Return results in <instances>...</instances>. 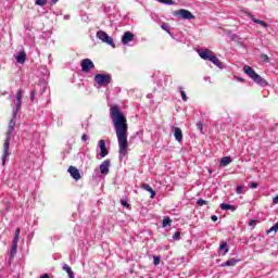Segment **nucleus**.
<instances>
[{
	"label": "nucleus",
	"mask_w": 278,
	"mask_h": 278,
	"mask_svg": "<svg viewBox=\"0 0 278 278\" xmlns=\"http://www.w3.org/2000/svg\"><path fill=\"white\" fill-rule=\"evenodd\" d=\"M243 73H245V75H248V77L254 80V83L257 84L258 86H263V87L268 86V81H266V79L260 76V74H256L253 67L249 65L243 66Z\"/></svg>",
	"instance_id": "3"
},
{
	"label": "nucleus",
	"mask_w": 278,
	"mask_h": 278,
	"mask_svg": "<svg viewBox=\"0 0 278 278\" xmlns=\"http://www.w3.org/2000/svg\"><path fill=\"white\" fill-rule=\"evenodd\" d=\"M249 225H250V227H255V225H257V220L251 219Z\"/></svg>",
	"instance_id": "37"
},
{
	"label": "nucleus",
	"mask_w": 278,
	"mask_h": 278,
	"mask_svg": "<svg viewBox=\"0 0 278 278\" xmlns=\"http://www.w3.org/2000/svg\"><path fill=\"white\" fill-rule=\"evenodd\" d=\"M211 220H213V223H216V220H218V216L212 215V216H211Z\"/></svg>",
	"instance_id": "40"
},
{
	"label": "nucleus",
	"mask_w": 278,
	"mask_h": 278,
	"mask_svg": "<svg viewBox=\"0 0 278 278\" xmlns=\"http://www.w3.org/2000/svg\"><path fill=\"white\" fill-rule=\"evenodd\" d=\"M35 3L36 5H40L42 8L47 5V0H36Z\"/></svg>",
	"instance_id": "28"
},
{
	"label": "nucleus",
	"mask_w": 278,
	"mask_h": 278,
	"mask_svg": "<svg viewBox=\"0 0 278 278\" xmlns=\"http://www.w3.org/2000/svg\"><path fill=\"white\" fill-rule=\"evenodd\" d=\"M180 94L182 97V101H188V96H186V91L180 90Z\"/></svg>",
	"instance_id": "34"
},
{
	"label": "nucleus",
	"mask_w": 278,
	"mask_h": 278,
	"mask_svg": "<svg viewBox=\"0 0 278 278\" xmlns=\"http://www.w3.org/2000/svg\"><path fill=\"white\" fill-rule=\"evenodd\" d=\"M170 223H173V219H170V217H165L163 219V227H168L170 226Z\"/></svg>",
	"instance_id": "24"
},
{
	"label": "nucleus",
	"mask_w": 278,
	"mask_h": 278,
	"mask_svg": "<svg viewBox=\"0 0 278 278\" xmlns=\"http://www.w3.org/2000/svg\"><path fill=\"white\" fill-rule=\"evenodd\" d=\"M134 41V34L131 31L124 33L122 37L123 45H129V42Z\"/></svg>",
	"instance_id": "13"
},
{
	"label": "nucleus",
	"mask_w": 278,
	"mask_h": 278,
	"mask_svg": "<svg viewBox=\"0 0 278 278\" xmlns=\"http://www.w3.org/2000/svg\"><path fill=\"white\" fill-rule=\"evenodd\" d=\"M231 162V156H224L220 161V166H229Z\"/></svg>",
	"instance_id": "21"
},
{
	"label": "nucleus",
	"mask_w": 278,
	"mask_h": 278,
	"mask_svg": "<svg viewBox=\"0 0 278 278\" xmlns=\"http://www.w3.org/2000/svg\"><path fill=\"white\" fill-rule=\"evenodd\" d=\"M242 190H244V188L242 186H238L236 189L237 194H242Z\"/></svg>",
	"instance_id": "36"
},
{
	"label": "nucleus",
	"mask_w": 278,
	"mask_h": 278,
	"mask_svg": "<svg viewBox=\"0 0 278 278\" xmlns=\"http://www.w3.org/2000/svg\"><path fill=\"white\" fill-rule=\"evenodd\" d=\"M161 28L164 30V31H167V34H170V27L168 26L167 23H163L161 25Z\"/></svg>",
	"instance_id": "26"
},
{
	"label": "nucleus",
	"mask_w": 278,
	"mask_h": 278,
	"mask_svg": "<svg viewBox=\"0 0 278 278\" xmlns=\"http://www.w3.org/2000/svg\"><path fill=\"white\" fill-rule=\"evenodd\" d=\"M222 210H230L231 212H236V206L227 203H222L220 204Z\"/></svg>",
	"instance_id": "20"
},
{
	"label": "nucleus",
	"mask_w": 278,
	"mask_h": 278,
	"mask_svg": "<svg viewBox=\"0 0 278 278\" xmlns=\"http://www.w3.org/2000/svg\"><path fill=\"white\" fill-rule=\"evenodd\" d=\"M197 127H198V129L201 131V134H203V123L198 122V123H197Z\"/></svg>",
	"instance_id": "35"
},
{
	"label": "nucleus",
	"mask_w": 278,
	"mask_h": 278,
	"mask_svg": "<svg viewBox=\"0 0 278 278\" xmlns=\"http://www.w3.org/2000/svg\"><path fill=\"white\" fill-rule=\"evenodd\" d=\"M253 23H256V25H261L262 27H268L266 22L255 18V15H250Z\"/></svg>",
	"instance_id": "19"
},
{
	"label": "nucleus",
	"mask_w": 278,
	"mask_h": 278,
	"mask_svg": "<svg viewBox=\"0 0 278 278\" xmlns=\"http://www.w3.org/2000/svg\"><path fill=\"white\" fill-rule=\"evenodd\" d=\"M173 238H174L175 240H181V233H180V232H175V233L173 235Z\"/></svg>",
	"instance_id": "32"
},
{
	"label": "nucleus",
	"mask_w": 278,
	"mask_h": 278,
	"mask_svg": "<svg viewBox=\"0 0 278 278\" xmlns=\"http://www.w3.org/2000/svg\"><path fill=\"white\" fill-rule=\"evenodd\" d=\"M15 60L18 64H23L27 60V53H25V51H21Z\"/></svg>",
	"instance_id": "15"
},
{
	"label": "nucleus",
	"mask_w": 278,
	"mask_h": 278,
	"mask_svg": "<svg viewBox=\"0 0 278 278\" xmlns=\"http://www.w3.org/2000/svg\"><path fill=\"white\" fill-rule=\"evenodd\" d=\"M20 236H21V228H17V229L15 230V236H14L13 239L18 240Z\"/></svg>",
	"instance_id": "31"
},
{
	"label": "nucleus",
	"mask_w": 278,
	"mask_h": 278,
	"mask_svg": "<svg viewBox=\"0 0 278 278\" xmlns=\"http://www.w3.org/2000/svg\"><path fill=\"white\" fill-rule=\"evenodd\" d=\"M68 173H70L71 177H73V179H75V181H79V179H81V174L79 173V169H77V167L70 166Z\"/></svg>",
	"instance_id": "11"
},
{
	"label": "nucleus",
	"mask_w": 278,
	"mask_h": 278,
	"mask_svg": "<svg viewBox=\"0 0 278 278\" xmlns=\"http://www.w3.org/2000/svg\"><path fill=\"white\" fill-rule=\"evenodd\" d=\"M97 38H99V40H101L102 42L110 45L111 47H113V49H116V43H114V39L110 35H108V33L103 30H98Z\"/></svg>",
	"instance_id": "6"
},
{
	"label": "nucleus",
	"mask_w": 278,
	"mask_h": 278,
	"mask_svg": "<svg viewBox=\"0 0 278 278\" xmlns=\"http://www.w3.org/2000/svg\"><path fill=\"white\" fill-rule=\"evenodd\" d=\"M94 81L98 84L100 88H108L110 84H112V75L111 74H97L94 76Z\"/></svg>",
	"instance_id": "5"
},
{
	"label": "nucleus",
	"mask_w": 278,
	"mask_h": 278,
	"mask_svg": "<svg viewBox=\"0 0 278 278\" xmlns=\"http://www.w3.org/2000/svg\"><path fill=\"white\" fill-rule=\"evenodd\" d=\"M276 233L278 231V224L274 225L273 227H270L268 230H267V236L270 235V233Z\"/></svg>",
	"instance_id": "25"
},
{
	"label": "nucleus",
	"mask_w": 278,
	"mask_h": 278,
	"mask_svg": "<svg viewBox=\"0 0 278 278\" xmlns=\"http://www.w3.org/2000/svg\"><path fill=\"white\" fill-rule=\"evenodd\" d=\"M219 251H224V255H227V253H229V244H227V241H222L219 245Z\"/></svg>",
	"instance_id": "17"
},
{
	"label": "nucleus",
	"mask_w": 278,
	"mask_h": 278,
	"mask_svg": "<svg viewBox=\"0 0 278 278\" xmlns=\"http://www.w3.org/2000/svg\"><path fill=\"white\" fill-rule=\"evenodd\" d=\"M21 105H23V89H20L16 92L15 109L12 112L13 118L18 116V112H21Z\"/></svg>",
	"instance_id": "7"
},
{
	"label": "nucleus",
	"mask_w": 278,
	"mask_h": 278,
	"mask_svg": "<svg viewBox=\"0 0 278 278\" xmlns=\"http://www.w3.org/2000/svg\"><path fill=\"white\" fill-rule=\"evenodd\" d=\"M153 260H154V266H159V264L161 262L160 256H153Z\"/></svg>",
	"instance_id": "33"
},
{
	"label": "nucleus",
	"mask_w": 278,
	"mask_h": 278,
	"mask_svg": "<svg viewBox=\"0 0 278 278\" xmlns=\"http://www.w3.org/2000/svg\"><path fill=\"white\" fill-rule=\"evenodd\" d=\"M110 159H106L103 161L100 165V173L101 175H109L110 174Z\"/></svg>",
	"instance_id": "10"
},
{
	"label": "nucleus",
	"mask_w": 278,
	"mask_h": 278,
	"mask_svg": "<svg viewBox=\"0 0 278 278\" xmlns=\"http://www.w3.org/2000/svg\"><path fill=\"white\" fill-rule=\"evenodd\" d=\"M83 73H89L94 68V63L90 59H85L80 62Z\"/></svg>",
	"instance_id": "9"
},
{
	"label": "nucleus",
	"mask_w": 278,
	"mask_h": 278,
	"mask_svg": "<svg viewBox=\"0 0 278 278\" xmlns=\"http://www.w3.org/2000/svg\"><path fill=\"white\" fill-rule=\"evenodd\" d=\"M16 127V117L12 115V119L9 122V127L5 134V140L3 142V151H2V166H5L8 162V156L10 155V141L12 140V132Z\"/></svg>",
	"instance_id": "2"
},
{
	"label": "nucleus",
	"mask_w": 278,
	"mask_h": 278,
	"mask_svg": "<svg viewBox=\"0 0 278 278\" xmlns=\"http://www.w3.org/2000/svg\"><path fill=\"white\" fill-rule=\"evenodd\" d=\"M159 3H164L165 5H173L175 2L173 0H156Z\"/></svg>",
	"instance_id": "27"
},
{
	"label": "nucleus",
	"mask_w": 278,
	"mask_h": 278,
	"mask_svg": "<svg viewBox=\"0 0 278 278\" xmlns=\"http://www.w3.org/2000/svg\"><path fill=\"white\" fill-rule=\"evenodd\" d=\"M81 140H83L84 142H86V140H88V136H87V135H83V136H81Z\"/></svg>",
	"instance_id": "42"
},
{
	"label": "nucleus",
	"mask_w": 278,
	"mask_h": 278,
	"mask_svg": "<svg viewBox=\"0 0 278 278\" xmlns=\"http://www.w3.org/2000/svg\"><path fill=\"white\" fill-rule=\"evenodd\" d=\"M261 58H262V60H264L265 62H268V55H267V54H262Z\"/></svg>",
	"instance_id": "38"
},
{
	"label": "nucleus",
	"mask_w": 278,
	"mask_h": 278,
	"mask_svg": "<svg viewBox=\"0 0 278 278\" xmlns=\"http://www.w3.org/2000/svg\"><path fill=\"white\" fill-rule=\"evenodd\" d=\"M174 136L177 142H181V140H184V132L181 131V128L174 127Z\"/></svg>",
	"instance_id": "14"
},
{
	"label": "nucleus",
	"mask_w": 278,
	"mask_h": 278,
	"mask_svg": "<svg viewBox=\"0 0 278 278\" xmlns=\"http://www.w3.org/2000/svg\"><path fill=\"white\" fill-rule=\"evenodd\" d=\"M16 249H18V240L13 239V245H12V255H16Z\"/></svg>",
	"instance_id": "22"
},
{
	"label": "nucleus",
	"mask_w": 278,
	"mask_h": 278,
	"mask_svg": "<svg viewBox=\"0 0 278 278\" xmlns=\"http://www.w3.org/2000/svg\"><path fill=\"white\" fill-rule=\"evenodd\" d=\"M175 16H179V18H184L185 21H192L194 20V16L192 15V12L180 9L174 13Z\"/></svg>",
	"instance_id": "8"
},
{
	"label": "nucleus",
	"mask_w": 278,
	"mask_h": 278,
	"mask_svg": "<svg viewBox=\"0 0 278 278\" xmlns=\"http://www.w3.org/2000/svg\"><path fill=\"white\" fill-rule=\"evenodd\" d=\"M251 188H257L258 186H260V184H257V182H251Z\"/></svg>",
	"instance_id": "41"
},
{
	"label": "nucleus",
	"mask_w": 278,
	"mask_h": 278,
	"mask_svg": "<svg viewBox=\"0 0 278 278\" xmlns=\"http://www.w3.org/2000/svg\"><path fill=\"white\" fill-rule=\"evenodd\" d=\"M30 99H31V101H34V96H31V98H30Z\"/></svg>",
	"instance_id": "45"
},
{
	"label": "nucleus",
	"mask_w": 278,
	"mask_h": 278,
	"mask_svg": "<svg viewBox=\"0 0 278 278\" xmlns=\"http://www.w3.org/2000/svg\"><path fill=\"white\" fill-rule=\"evenodd\" d=\"M141 188H142L143 190H147V192H150V193H151L150 198L155 199V190H153V188H152L151 186H149V185H147V184H142V185H141Z\"/></svg>",
	"instance_id": "16"
},
{
	"label": "nucleus",
	"mask_w": 278,
	"mask_h": 278,
	"mask_svg": "<svg viewBox=\"0 0 278 278\" xmlns=\"http://www.w3.org/2000/svg\"><path fill=\"white\" fill-rule=\"evenodd\" d=\"M121 204L123 205V207H126L127 210H129V207H131V205L128 204V203H127V200H125V199H122V200H121Z\"/></svg>",
	"instance_id": "29"
},
{
	"label": "nucleus",
	"mask_w": 278,
	"mask_h": 278,
	"mask_svg": "<svg viewBox=\"0 0 278 278\" xmlns=\"http://www.w3.org/2000/svg\"><path fill=\"white\" fill-rule=\"evenodd\" d=\"M198 53L202 60H207L208 62H212L215 66H217V68H223V62H220L216 58V54H214V51L210 49H204V50H199Z\"/></svg>",
	"instance_id": "4"
},
{
	"label": "nucleus",
	"mask_w": 278,
	"mask_h": 278,
	"mask_svg": "<svg viewBox=\"0 0 278 278\" xmlns=\"http://www.w3.org/2000/svg\"><path fill=\"white\" fill-rule=\"evenodd\" d=\"M63 270H65V273H67L70 278H75V273L73 271V269L71 268V266L64 264L63 265Z\"/></svg>",
	"instance_id": "18"
},
{
	"label": "nucleus",
	"mask_w": 278,
	"mask_h": 278,
	"mask_svg": "<svg viewBox=\"0 0 278 278\" xmlns=\"http://www.w3.org/2000/svg\"><path fill=\"white\" fill-rule=\"evenodd\" d=\"M236 264H238V260L229 258L224 266H236Z\"/></svg>",
	"instance_id": "23"
},
{
	"label": "nucleus",
	"mask_w": 278,
	"mask_h": 278,
	"mask_svg": "<svg viewBox=\"0 0 278 278\" xmlns=\"http://www.w3.org/2000/svg\"><path fill=\"white\" fill-rule=\"evenodd\" d=\"M100 147V157H106V155L110 154V151L108 150V147L105 146V140L101 139L99 141Z\"/></svg>",
	"instance_id": "12"
},
{
	"label": "nucleus",
	"mask_w": 278,
	"mask_h": 278,
	"mask_svg": "<svg viewBox=\"0 0 278 278\" xmlns=\"http://www.w3.org/2000/svg\"><path fill=\"white\" fill-rule=\"evenodd\" d=\"M110 116L117 136L119 157H125L127 155V147H129V141H127V117L121 112V106L118 105L110 108Z\"/></svg>",
	"instance_id": "1"
},
{
	"label": "nucleus",
	"mask_w": 278,
	"mask_h": 278,
	"mask_svg": "<svg viewBox=\"0 0 278 278\" xmlns=\"http://www.w3.org/2000/svg\"><path fill=\"white\" fill-rule=\"evenodd\" d=\"M39 278H51V277L49 276V274H43Z\"/></svg>",
	"instance_id": "43"
},
{
	"label": "nucleus",
	"mask_w": 278,
	"mask_h": 278,
	"mask_svg": "<svg viewBox=\"0 0 278 278\" xmlns=\"http://www.w3.org/2000/svg\"><path fill=\"white\" fill-rule=\"evenodd\" d=\"M197 203H198V205H199L200 207H203V205H207V201H205V200H203V199H199V200L197 201Z\"/></svg>",
	"instance_id": "30"
},
{
	"label": "nucleus",
	"mask_w": 278,
	"mask_h": 278,
	"mask_svg": "<svg viewBox=\"0 0 278 278\" xmlns=\"http://www.w3.org/2000/svg\"><path fill=\"white\" fill-rule=\"evenodd\" d=\"M273 203H274V205H278V195L274 197Z\"/></svg>",
	"instance_id": "39"
},
{
	"label": "nucleus",
	"mask_w": 278,
	"mask_h": 278,
	"mask_svg": "<svg viewBox=\"0 0 278 278\" xmlns=\"http://www.w3.org/2000/svg\"><path fill=\"white\" fill-rule=\"evenodd\" d=\"M51 3L55 5V3H58V0H51Z\"/></svg>",
	"instance_id": "44"
}]
</instances>
